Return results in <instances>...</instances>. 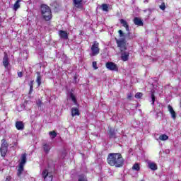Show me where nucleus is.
Returning <instances> with one entry per match:
<instances>
[{
	"label": "nucleus",
	"mask_w": 181,
	"mask_h": 181,
	"mask_svg": "<svg viewBox=\"0 0 181 181\" xmlns=\"http://www.w3.org/2000/svg\"><path fill=\"white\" fill-rule=\"evenodd\" d=\"M107 163H109L110 166L122 168V166H124V158L119 153H110L107 157Z\"/></svg>",
	"instance_id": "obj_1"
},
{
	"label": "nucleus",
	"mask_w": 181,
	"mask_h": 181,
	"mask_svg": "<svg viewBox=\"0 0 181 181\" xmlns=\"http://www.w3.org/2000/svg\"><path fill=\"white\" fill-rule=\"evenodd\" d=\"M41 14L45 21H50L52 18V10L50 9V7L46 4H42L41 6Z\"/></svg>",
	"instance_id": "obj_2"
},
{
	"label": "nucleus",
	"mask_w": 181,
	"mask_h": 181,
	"mask_svg": "<svg viewBox=\"0 0 181 181\" xmlns=\"http://www.w3.org/2000/svg\"><path fill=\"white\" fill-rule=\"evenodd\" d=\"M90 56H91V57L100 54V43L97 41H94L90 47Z\"/></svg>",
	"instance_id": "obj_3"
},
{
	"label": "nucleus",
	"mask_w": 181,
	"mask_h": 181,
	"mask_svg": "<svg viewBox=\"0 0 181 181\" xmlns=\"http://www.w3.org/2000/svg\"><path fill=\"white\" fill-rule=\"evenodd\" d=\"M0 152H1V156L3 158H5V156H6V153L8 152V142H6V140L4 139L1 140Z\"/></svg>",
	"instance_id": "obj_4"
},
{
	"label": "nucleus",
	"mask_w": 181,
	"mask_h": 181,
	"mask_svg": "<svg viewBox=\"0 0 181 181\" xmlns=\"http://www.w3.org/2000/svg\"><path fill=\"white\" fill-rule=\"evenodd\" d=\"M116 42L117 43L118 47H120L121 52H123V50H125L126 45H127V40L125 38H120L119 40H116Z\"/></svg>",
	"instance_id": "obj_5"
},
{
	"label": "nucleus",
	"mask_w": 181,
	"mask_h": 181,
	"mask_svg": "<svg viewBox=\"0 0 181 181\" xmlns=\"http://www.w3.org/2000/svg\"><path fill=\"white\" fill-rule=\"evenodd\" d=\"M42 177L45 181H52L53 180V175L52 173H49L47 170H44L42 171Z\"/></svg>",
	"instance_id": "obj_6"
},
{
	"label": "nucleus",
	"mask_w": 181,
	"mask_h": 181,
	"mask_svg": "<svg viewBox=\"0 0 181 181\" xmlns=\"http://www.w3.org/2000/svg\"><path fill=\"white\" fill-rule=\"evenodd\" d=\"M106 68L111 71H118V66L114 62L106 63Z\"/></svg>",
	"instance_id": "obj_7"
},
{
	"label": "nucleus",
	"mask_w": 181,
	"mask_h": 181,
	"mask_svg": "<svg viewBox=\"0 0 181 181\" xmlns=\"http://www.w3.org/2000/svg\"><path fill=\"white\" fill-rule=\"evenodd\" d=\"M42 149L45 153L50 152V149H52V143H44L42 144Z\"/></svg>",
	"instance_id": "obj_8"
},
{
	"label": "nucleus",
	"mask_w": 181,
	"mask_h": 181,
	"mask_svg": "<svg viewBox=\"0 0 181 181\" xmlns=\"http://www.w3.org/2000/svg\"><path fill=\"white\" fill-rule=\"evenodd\" d=\"M73 4L75 8L83 9V0H73Z\"/></svg>",
	"instance_id": "obj_9"
},
{
	"label": "nucleus",
	"mask_w": 181,
	"mask_h": 181,
	"mask_svg": "<svg viewBox=\"0 0 181 181\" xmlns=\"http://www.w3.org/2000/svg\"><path fill=\"white\" fill-rule=\"evenodd\" d=\"M168 109L170 114L171 115L173 119H176V112H175L173 107L170 105H168Z\"/></svg>",
	"instance_id": "obj_10"
},
{
	"label": "nucleus",
	"mask_w": 181,
	"mask_h": 181,
	"mask_svg": "<svg viewBox=\"0 0 181 181\" xmlns=\"http://www.w3.org/2000/svg\"><path fill=\"white\" fill-rule=\"evenodd\" d=\"M16 128L18 131H23L25 128V124H23V122H16Z\"/></svg>",
	"instance_id": "obj_11"
},
{
	"label": "nucleus",
	"mask_w": 181,
	"mask_h": 181,
	"mask_svg": "<svg viewBox=\"0 0 181 181\" xmlns=\"http://www.w3.org/2000/svg\"><path fill=\"white\" fill-rule=\"evenodd\" d=\"M148 167L149 168V169H151V170H158V165H156V163H153V162H151L148 161L147 163Z\"/></svg>",
	"instance_id": "obj_12"
},
{
	"label": "nucleus",
	"mask_w": 181,
	"mask_h": 181,
	"mask_svg": "<svg viewBox=\"0 0 181 181\" xmlns=\"http://www.w3.org/2000/svg\"><path fill=\"white\" fill-rule=\"evenodd\" d=\"M59 35L61 39H64L65 40H67V39H69V35H67V32L64 30H59Z\"/></svg>",
	"instance_id": "obj_13"
},
{
	"label": "nucleus",
	"mask_w": 181,
	"mask_h": 181,
	"mask_svg": "<svg viewBox=\"0 0 181 181\" xmlns=\"http://www.w3.org/2000/svg\"><path fill=\"white\" fill-rule=\"evenodd\" d=\"M134 25H136L137 26H144V22L142 20L138 17L134 18Z\"/></svg>",
	"instance_id": "obj_14"
},
{
	"label": "nucleus",
	"mask_w": 181,
	"mask_h": 181,
	"mask_svg": "<svg viewBox=\"0 0 181 181\" xmlns=\"http://www.w3.org/2000/svg\"><path fill=\"white\" fill-rule=\"evenodd\" d=\"M126 36V40H132V39L136 37V35H135V34H132L131 32L127 31V33L125 34Z\"/></svg>",
	"instance_id": "obj_15"
},
{
	"label": "nucleus",
	"mask_w": 181,
	"mask_h": 181,
	"mask_svg": "<svg viewBox=\"0 0 181 181\" xmlns=\"http://www.w3.org/2000/svg\"><path fill=\"white\" fill-rule=\"evenodd\" d=\"M120 23L124 28H125L127 32H129V25H128V23L127 22V21L124 19H121Z\"/></svg>",
	"instance_id": "obj_16"
},
{
	"label": "nucleus",
	"mask_w": 181,
	"mask_h": 181,
	"mask_svg": "<svg viewBox=\"0 0 181 181\" xmlns=\"http://www.w3.org/2000/svg\"><path fill=\"white\" fill-rule=\"evenodd\" d=\"M25 163H26V153H24L21 156V160L19 163V166L23 168L25 166Z\"/></svg>",
	"instance_id": "obj_17"
},
{
	"label": "nucleus",
	"mask_w": 181,
	"mask_h": 181,
	"mask_svg": "<svg viewBox=\"0 0 181 181\" xmlns=\"http://www.w3.org/2000/svg\"><path fill=\"white\" fill-rule=\"evenodd\" d=\"M71 112L72 117L80 115V112L78 111V108L77 107H72Z\"/></svg>",
	"instance_id": "obj_18"
},
{
	"label": "nucleus",
	"mask_w": 181,
	"mask_h": 181,
	"mask_svg": "<svg viewBox=\"0 0 181 181\" xmlns=\"http://www.w3.org/2000/svg\"><path fill=\"white\" fill-rule=\"evenodd\" d=\"M21 2H22V0H17L16 3L13 6V11H18L19 8H21Z\"/></svg>",
	"instance_id": "obj_19"
},
{
	"label": "nucleus",
	"mask_w": 181,
	"mask_h": 181,
	"mask_svg": "<svg viewBox=\"0 0 181 181\" xmlns=\"http://www.w3.org/2000/svg\"><path fill=\"white\" fill-rule=\"evenodd\" d=\"M8 64H9V58H8V54H5L3 58V65L6 68Z\"/></svg>",
	"instance_id": "obj_20"
},
{
	"label": "nucleus",
	"mask_w": 181,
	"mask_h": 181,
	"mask_svg": "<svg viewBox=\"0 0 181 181\" xmlns=\"http://www.w3.org/2000/svg\"><path fill=\"white\" fill-rule=\"evenodd\" d=\"M168 139H169V136H168V135L162 134L159 136L158 139H156V141L159 142V141H168Z\"/></svg>",
	"instance_id": "obj_21"
},
{
	"label": "nucleus",
	"mask_w": 181,
	"mask_h": 181,
	"mask_svg": "<svg viewBox=\"0 0 181 181\" xmlns=\"http://www.w3.org/2000/svg\"><path fill=\"white\" fill-rule=\"evenodd\" d=\"M129 57V54L128 52L122 53V60L123 62H127Z\"/></svg>",
	"instance_id": "obj_22"
},
{
	"label": "nucleus",
	"mask_w": 181,
	"mask_h": 181,
	"mask_svg": "<svg viewBox=\"0 0 181 181\" xmlns=\"http://www.w3.org/2000/svg\"><path fill=\"white\" fill-rule=\"evenodd\" d=\"M37 74L36 83H37L38 87H40V84H42V76H40V72H37Z\"/></svg>",
	"instance_id": "obj_23"
},
{
	"label": "nucleus",
	"mask_w": 181,
	"mask_h": 181,
	"mask_svg": "<svg viewBox=\"0 0 181 181\" xmlns=\"http://www.w3.org/2000/svg\"><path fill=\"white\" fill-rule=\"evenodd\" d=\"M22 173H23V167H21L18 165L17 176H18V177H21V176H22Z\"/></svg>",
	"instance_id": "obj_24"
},
{
	"label": "nucleus",
	"mask_w": 181,
	"mask_h": 181,
	"mask_svg": "<svg viewBox=\"0 0 181 181\" xmlns=\"http://www.w3.org/2000/svg\"><path fill=\"white\" fill-rule=\"evenodd\" d=\"M71 100H72L73 103L75 104V105H77V99H76V96L73 93H71L69 94Z\"/></svg>",
	"instance_id": "obj_25"
},
{
	"label": "nucleus",
	"mask_w": 181,
	"mask_h": 181,
	"mask_svg": "<svg viewBox=\"0 0 181 181\" xmlns=\"http://www.w3.org/2000/svg\"><path fill=\"white\" fill-rule=\"evenodd\" d=\"M110 138H115V130L110 129L108 132Z\"/></svg>",
	"instance_id": "obj_26"
},
{
	"label": "nucleus",
	"mask_w": 181,
	"mask_h": 181,
	"mask_svg": "<svg viewBox=\"0 0 181 181\" xmlns=\"http://www.w3.org/2000/svg\"><path fill=\"white\" fill-rule=\"evenodd\" d=\"M100 8L103 12H108V4H103L101 5Z\"/></svg>",
	"instance_id": "obj_27"
},
{
	"label": "nucleus",
	"mask_w": 181,
	"mask_h": 181,
	"mask_svg": "<svg viewBox=\"0 0 181 181\" xmlns=\"http://www.w3.org/2000/svg\"><path fill=\"white\" fill-rule=\"evenodd\" d=\"M78 181H88L87 177H86L84 175H78Z\"/></svg>",
	"instance_id": "obj_28"
},
{
	"label": "nucleus",
	"mask_w": 181,
	"mask_h": 181,
	"mask_svg": "<svg viewBox=\"0 0 181 181\" xmlns=\"http://www.w3.org/2000/svg\"><path fill=\"white\" fill-rule=\"evenodd\" d=\"M49 135L51 136L52 139H54V138L57 136V133H56L54 131H52L49 132Z\"/></svg>",
	"instance_id": "obj_29"
},
{
	"label": "nucleus",
	"mask_w": 181,
	"mask_h": 181,
	"mask_svg": "<svg viewBox=\"0 0 181 181\" xmlns=\"http://www.w3.org/2000/svg\"><path fill=\"white\" fill-rule=\"evenodd\" d=\"M118 33H119V36L120 39H126L125 34L124 33V32H122V30H119L118 31Z\"/></svg>",
	"instance_id": "obj_30"
},
{
	"label": "nucleus",
	"mask_w": 181,
	"mask_h": 181,
	"mask_svg": "<svg viewBox=\"0 0 181 181\" xmlns=\"http://www.w3.org/2000/svg\"><path fill=\"white\" fill-rule=\"evenodd\" d=\"M132 169H133L134 170H136V171L139 170L141 169V168H139V164H138V163L134 164V165H133V167H132Z\"/></svg>",
	"instance_id": "obj_31"
},
{
	"label": "nucleus",
	"mask_w": 181,
	"mask_h": 181,
	"mask_svg": "<svg viewBox=\"0 0 181 181\" xmlns=\"http://www.w3.org/2000/svg\"><path fill=\"white\" fill-rule=\"evenodd\" d=\"M66 154H67V152H66V150H63L61 152V159H64V158H66Z\"/></svg>",
	"instance_id": "obj_32"
},
{
	"label": "nucleus",
	"mask_w": 181,
	"mask_h": 181,
	"mask_svg": "<svg viewBox=\"0 0 181 181\" xmlns=\"http://www.w3.org/2000/svg\"><path fill=\"white\" fill-rule=\"evenodd\" d=\"M165 8H166V6L165 5V3H163V4L160 6V9H161V11H165Z\"/></svg>",
	"instance_id": "obj_33"
},
{
	"label": "nucleus",
	"mask_w": 181,
	"mask_h": 181,
	"mask_svg": "<svg viewBox=\"0 0 181 181\" xmlns=\"http://www.w3.org/2000/svg\"><path fill=\"white\" fill-rule=\"evenodd\" d=\"M142 97V93H137L135 95V98H141Z\"/></svg>",
	"instance_id": "obj_34"
},
{
	"label": "nucleus",
	"mask_w": 181,
	"mask_h": 181,
	"mask_svg": "<svg viewBox=\"0 0 181 181\" xmlns=\"http://www.w3.org/2000/svg\"><path fill=\"white\" fill-rule=\"evenodd\" d=\"M93 67L95 70H97L98 69V67L97 66V62H93Z\"/></svg>",
	"instance_id": "obj_35"
},
{
	"label": "nucleus",
	"mask_w": 181,
	"mask_h": 181,
	"mask_svg": "<svg viewBox=\"0 0 181 181\" xmlns=\"http://www.w3.org/2000/svg\"><path fill=\"white\" fill-rule=\"evenodd\" d=\"M151 100H152V105H153V104H155V94H151Z\"/></svg>",
	"instance_id": "obj_36"
},
{
	"label": "nucleus",
	"mask_w": 181,
	"mask_h": 181,
	"mask_svg": "<svg viewBox=\"0 0 181 181\" xmlns=\"http://www.w3.org/2000/svg\"><path fill=\"white\" fill-rule=\"evenodd\" d=\"M127 98L128 100H131L132 98V94L129 93L128 95H127Z\"/></svg>",
	"instance_id": "obj_37"
},
{
	"label": "nucleus",
	"mask_w": 181,
	"mask_h": 181,
	"mask_svg": "<svg viewBox=\"0 0 181 181\" xmlns=\"http://www.w3.org/2000/svg\"><path fill=\"white\" fill-rule=\"evenodd\" d=\"M18 77H22V76H23L22 72H18Z\"/></svg>",
	"instance_id": "obj_38"
},
{
	"label": "nucleus",
	"mask_w": 181,
	"mask_h": 181,
	"mask_svg": "<svg viewBox=\"0 0 181 181\" xmlns=\"http://www.w3.org/2000/svg\"><path fill=\"white\" fill-rule=\"evenodd\" d=\"M30 91H33V85H30Z\"/></svg>",
	"instance_id": "obj_39"
},
{
	"label": "nucleus",
	"mask_w": 181,
	"mask_h": 181,
	"mask_svg": "<svg viewBox=\"0 0 181 181\" xmlns=\"http://www.w3.org/2000/svg\"><path fill=\"white\" fill-rule=\"evenodd\" d=\"M6 181H11L10 177H8L6 178Z\"/></svg>",
	"instance_id": "obj_40"
},
{
	"label": "nucleus",
	"mask_w": 181,
	"mask_h": 181,
	"mask_svg": "<svg viewBox=\"0 0 181 181\" xmlns=\"http://www.w3.org/2000/svg\"><path fill=\"white\" fill-rule=\"evenodd\" d=\"M30 86H33V81L30 82Z\"/></svg>",
	"instance_id": "obj_41"
}]
</instances>
